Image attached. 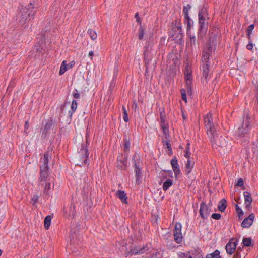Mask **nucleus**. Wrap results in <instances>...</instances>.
<instances>
[{
  "label": "nucleus",
  "mask_w": 258,
  "mask_h": 258,
  "mask_svg": "<svg viewBox=\"0 0 258 258\" xmlns=\"http://www.w3.org/2000/svg\"><path fill=\"white\" fill-rule=\"evenodd\" d=\"M66 62V61L65 60L63 61V62L60 66V70H59V75H62V74H63L64 73V72L67 70V64Z\"/></svg>",
  "instance_id": "obj_28"
},
{
  "label": "nucleus",
  "mask_w": 258,
  "mask_h": 258,
  "mask_svg": "<svg viewBox=\"0 0 258 258\" xmlns=\"http://www.w3.org/2000/svg\"><path fill=\"white\" fill-rule=\"evenodd\" d=\"M137 21L138 23H141V21H140V18H137Z\"/></svg>",
  "instance_id": "obj_59"
},
{
  "label": "nucleus",
  "mask_w": 258,
  "mask_h": 258,
  "mask_svg": "<svg viewBox=\"0 0 258 258\" xmlns=\"http://www.w3.org/2000/svg\"><path fill=\"white\" fill-rule=\"evenodd\" d=\"M255 144L258 147V139L257 140V141L255 143Z\"/></svg>",
  "instance_id": "obj_60"
},
{
  "label": "nucleus",
  "mask_w": 258,
  "mask_h": 258,
  "mask_svg": "<svg viewBox=\"0 0 258 258\" xmlns=\"http://www.w3.org/2000/svg\"><path fill=\"white\" fill-rule=\"evenodd\" d=\"M160 119H161V124H165V117L163 115V113L160 111Z\"/></svg>",
  "instance_id": "obj_44"
},
{
  "label": "nucleus",
  "mask_w": 258,
  "mask_h": 258,
  "mask_svg": "<svg viewBox=\"0 0 258 258\" xmlns=\"http://www.w3.org/2000/svg\"><path fill=\"white\" fill-rule=\"evenodd\" d=\"M47 126V124H46V125H45V128H46Z\"/></svg>",
  "instance_id": "obj_63"
},
{
  "label": "nucleus",
  "mask_w": 258,
  "mask_h": 258,
  "mask_svg": "<svg viewBox=\"0 0 258 258\" xmlns=\"http://www.w3.org/2000/svg\"><path fill=\"white\" fill-rule=\"evenodd\" d=\"M77 108V102L75 100H73L72 102L71 109L73 112H75Z\"/></svg>",
  "instance_id": "obj_36"
},
{
  "label": "nucleus",
  "mask_w": 258,
  "mask_h": 258,
  "mask_svg": "<svg viewBox=\"0 0 258 258\" xmlns=\"http://www.w3.org/2000/svg\"><path fill=\"white\" fill-rule=\"evenodd\" d=\"M88 155V150L82 146L77 155V159L79 160L77 165L81 166L87 164Z\"/></svg>",
  "instance_id": "obj_5"
},
{
  "label": "nucleus",
  "mask_w": 258,
  "mask_h": 258,
  "mask_svg": "<svg viewBox=\"0 0 258 258\" xmlns=\"http://www.w3.org/2000/svg\"><path fill=\"white\" fill-rule=\"evenodd\" d=\"M181 94L182 100H184L185 102H187V98H186L185 90H184L183 89H181Z\"/></svg>",
  "instance_id": "obj_39"
},
{
  "label": "nucleus",
  "mask_w": 258,
  "mask_h": 258,
  "mask_svg": "<svg viewBox=\"0 0 258 258\" xmlns=\"http://www.w3.org/2000/svg\"><path fill=\"white\" fill-rule=\"evenodd\" d=\"M172 168L175 175L176 177L178 174H179L180 172L179 166L173 167Z\"/></svg>",
  "instance_id": "obj_38"
},
{
  "label": "nucleus",
  "mask_w": 258,
  "mask_h": 258,
  "mask_svg": "<svg viewBox=\"0 0 258 258\" xmlns=\"http://www.w3.org/2000/svg\"><path fill=\"white\" fill-rule=\"evenodd\" d=\"M29 124H28V121H26L25 123V131L24 132L26 133V134H27V133L26 132V130H27L29 128Z\"/></svg>",
  "instance_id": "obj_51"
},
{
  "label": "nucleus",
  "mask_w": 258,
  "mask_h": 258,
  "mask_svg": "<svg viewBox=\"0 0 258 258\" xmlns=\"http://www.w3.org/2000/svg\"><path fill=\"white\" fill-rule=\"evenodd\" d=\"M122 110H123V118L125 122H127L128 121L129 119L128 118V114L127 112V110L125 109L124 105H122Z\"/></svg>",
  "instance_id": "obj_29"
},
{
  "label": "nucleus",
  "mask_w": 258,
  "mask_h": 258,
  "mask_svg": "<svg viewBox=\"0 0 258 258\" xmlns=\"http://www.w3.org/2000/svg\"><path fill=\"white\" fill-rule=\"evenodd\" d=\"M212 142L214 141L217 148L219 150H225L227 145V141L224 137L216 135V133H214V138H210Z\"/></svg>",
  "instance_id": "obj_4"
},
{
  "label": "nucleus",
  "mask_w": 258,
  "mask_h": 258,
  "mask_svg": "<svg viewBox=\"0 0 258 258\" xmlns=\"http://www.w3.org/2000/svg\"><path fill=\"white\" fill-rule=\"evenodd\" d=\"M252 240L250 238H245L243 239V244L245 246H250L251 244Z\"/></svg>",
  "instance_id": "obj_31"
},
{
  "label": "nucleus",
  "mask_w": 258,
  "mask_h": 258,
  "mask_svg": "<svg viewBox=\"0 0 258 258\" xmlns=\"http://www.w3.org/2000/svg\"><path fill=\"white\" fill-rule=\"evenodd\" d=\"M116 195L120 199L122 203H127V196L123 191L118 190L116 193Z\"/></svg>",
  "instance_id": "obj_16"
},
{
  "label": "nucleus",
  "mask_w": 258,
  "mask_h": 258,
  "mask_svg": "<svg viewBox=\"0 0 258 258\" xmlns=\"http://www.w3.org/2000/svg\"><path fill=\"white\" fill-rule=\"evenodd\" d=\"M2 254V250L0 249V256Z\"/></svg>",
  "instance_id": "obj_62"
},
{
  "label": "nucleus",
  "mask_w": 258,
  "mask_h": 258,
  "mask_svg": "<svg viewBox=\"0 0 258 258\" xmlns=\"http://www.w3.org/2000/svg\"><path fill=\"white\" fill-rule=\"evenodd\" d=\"M166 145L167 148L169 150H171V145H170V144L169 143V142H166Z\"/></svg>",
  "instance_id": "obj_55"
},
{
  "label": "nucleus",
  "mask_w": 258,
  "mask_h": 258,
  "mask_svg": "<svg viewBox=\"0 0 258 258\" xmlns=\"http://www.w3.org/2000/svg\"><path fill=\"white\" fill-rule=\"evenodd\" d=\"M146 248L145 247H143L142 248H138L136 247L135 248L131 250V253L132 254H142L144 253L146 251Z\"/></svg>",
  "instance_id": "obj_22"
},
{
  "label": "nucleus",
  "mask_w": 258,
  "mask_h": 258,
  "mask_svg": "<svg viewBox=\"0 0 258 258\" xmlns=\"http://www.w3.org/2000/svg\"><path fill=\"white\" fill-rule=\"evenodd\" d=\"M161 126L162 127V129L163 130V132L164 134H165V136L166 137L167 135L168 134V128L167 126V125L165 124H161Z\"/></svg>",
  "instance_id": "obj_37"
},
{
  "label": "nucleus",
  "mask_w": 258,
  "mask_h": 258,
  "mask_svg": "<svg viewBox=\"0 0 258 258\" xmlns=\"http://www.w3.org/2000/svg\"><path fill=\"white\" fill-rule=\"evenodd\" d=\"M188 36L189 37V43L190 44L191 48H196L198 46L199 38V37H201V35L200 36L199 35V36H198V38H196L195 35L189 34H188Z\"/></svg>",
  "instance_id": "obj_14"
},
{
  "label": "nucleus",
  "mask_w": 258,
  "mask_h": 258,
  "mask_svg": "<svg viewBox=\"0 0 258 258\" xmlns=\"http://www.w3.org/2000/svg\"><path fill=\"white\" fill-rule=\"evenodd\" d=\"M144 32L143 29H139V39L142 40L143 38Z\"/></svg>",
  "instance_id": "obj_43"
},
{
  "label": "nucleus",
  "mask_w": 258,
  "mask_h": 258,
  "mask_svg": "<svg viewBox=\"0 0 258 258\" xmlns=\"http://www.w3.org/2000/svg\"><path fill=\"white\" fill-rule=\"evenodd\" d=\"M38 197L37 195H34L32 198V201L33 202V205H34L38 201Z\"/></svg>",
  "instance_id": "obj_46"
},
{
  "label": "nucleus",
  "mask_w": 258,
  "mask_h": 258,
  "mask_svg": "<svg viewBox=\"0 0 258 258\" xmlns=\"http://www.w3.org/2000/svg\"><path fill=\"white\" fill-rule=\"evenodd\" d=\"M174 29L177 30V31L178 32V34H179L180 35L182 34V33H181L182 30H181V27L180 25H178L177 27L174 28Z\"/></svg>",
  "instance_id": "obj_48"
},
{
  "label": "nucleus",
  "mask_w": 258,
  "mask_h": 258,
  "mask_svg": "<svg viewBox=\"0 0 258 258\" xmlns=\"http://www.w3.org/2000/svg\"><path fill=\"white\" fill-rule=\"evenodd\" d=\"M89 55L91 57V59H92V56L93 55V51H90L89 53Z\"/></svg>",
  "instance_id": "obj_57"
},
{
  "label": "nucleus",
  "mask_w": 258,
  "mask_h": 258,
  "mask_svg": "<svg viewBox=\"0 0 258 258\" xmlns=\"http://www.w3.org/2000/svg\"><path fill=\"white\" fill-rule=\"evenodd\" d=\"M212 47L211 45H208L207 49L204 50L203 57L202 58L203 64L208 63V60L211 55V53H212Z\"/></svg>",
  "instance_id": "obj_12"
},
{
  "label": "nucleus",
  "mask_w": 258,
  "mask_h": 258,
  "mask_svg": "<svg viewBox=\"0 0 258 258\" xmlns=\"http://www.w3.org/2000/svg\"><path fill=\"white\" fill-rule=\"evenodd\" d=\"M76 92H75V93H73V97H74L75 98H76V99H79V98H80V93H78V92H77V90H76Z\"/></svg>",
  "instance_id": "obj_47"
},
{
  "label": "nucleus",
  "mask_w": 258,
  "mask_h": 258,
  "mask_svg": "<svg viewBox=\"0 0 258 258\" xmlns=\"http://www.w3.org/2000/svg\"><path fill=\"white\" fill-rule=\"evenodd\" d=\"M243 184H244V182H243V179L242 178H240L238 179V180L237 182L236 186L241 187L243 185Z\"/></svg>",
  "instance_id": "obj_45"
},
{
  "label": "nucleus",
  "mask_w": 258,
  "mask_h": 258,
  "mask_svg": "<svg viewBox=\"0 0 258 258\" xmlns=\"http://www.w3.org/2000/svg\"><path fill=\"white\" fill-rule=\"evenodd\" d=\"M75 64V62L74 61H72L68 64V67L69 68H72L74 66Z\"/></svg>",
  "instance_id": "obj_53"
},
{
  "label": "nucleus",
  "mask_w": 258,
  "mask_h": 258,
  "mask_svg": "<svg viewBox=\"0 0 258 258\" xmlns=\"http://www.w3.org/2000/svg\"><path fill=\"white\" fill-rule=\"evenodd\" d=\"M240 257H241V256H240V253L237 252L233 256V258H240Z\"/></svg>",
  "instance_id": "obj_54"
},
{
  "label": "nucleus",
  "mask_w": 258,
  "mask_h": 258,
  "mask_svg": "<svg viewBox=\"0 0 258 258\" xmlns=\"http://www.w3.org/2000/svg\"><path fill=\"white\" fill-rule=\"evenodd\" d=\"M244 196L245 200V204L246 205V207L247 208L251 204L252 201V199L249 192L247 191L244 192Z\"/></svg>",
  "instance_id": "obj_18"
},
{
  "label": "nucleus",
  "mask_w": 258,
  "mask_h": 258,
  "mask_svg": "<svg viewBox=\"0 0 258 258\" xmlns=\"http://www.w3.org/2000/svg\"><path fill=\"white\" fill-rule=\"evenodd\" d=\"M135 171L136 172V176L137 177V180H138L139 179L140 176L141 175V169L139 168V167L136 164H135Z\"/></svg>",
  "instance_id": "obj_35"
},
{
  "label": "nucleus",
  "mask_w": 258,
  "mask_h": 258,
  "mask_svg": "<svg viewBox=\"0 0 258 258\" xmlns=\"http://www.w3.org/2000/svg\"><path fill=\"white\" fill-rule=\"evenodd\" d=\"M243 216V215H241V214H240V217H241V216Z\"/></svg>",
  "instance_id": "obj_64"
},
{
  "label": "nucleus",
  "mask_w": 258,
  "mask_h": 258,
  "mask_svg": "<svg viewBox=\"0 0 258 258\" xmlns=\"http://www.w3.org/2000/svg\"><path fill=\"white\" fill-rule=\"evenodd\" d=\"M254 215L251 214L248 217L245 218L242 222L241 226L243 228H249L253 223Z\"/></svg>",
  "instance_id": "obj_13"
},
{
  "label": "nucleus",
  "mask_w": 258,
  "mask_h": 258,
  "mask_svg": "<svg viewBox=\"0 0 258 258\" xmlns=\"http://www.w3.org/2000/svg\"><path fill=\"white\" fill-rule=\"evenodd\" d=\"M48 168L43 169L41 167L40 170V180L41 181H45L47 177V170Z\"/></svg>",
  "instance_id": "obj_23"
},
{
  "label": "nucleus",
  "mask_w": 258,
  "mask_h": 258,
  "mask_svg": "<svg viewBox=\"0 0 258 258\" xmlns=\"http://www.w3.org/2000/svg\"><path fill=\"white\" fill-rule=\"evenodd\" d=\"M88 33L89 34L92 40H94L97 38V36L96 33L94 31H93L92 29L88 30Z\"/></svg>",
  "instance_id": "obj_30"
},
{
  "label": "nucleus",
  "mask_w": 258,
  "mask_h": 258,
  "mask_svg": "<svg viewBox=\"0 0 258 258\" xmlns=\"http://www.w3.org/2000/svg\"><path fill=\"white\" fill-rule=\"evenodd\" d=\"M204 122L207 129V133L209 138H214V133L215 130L213 123V119L212 114L209 113L204 117Z\"/></svg>",
  "instance_id": "obj_3"
},
{
  "label": "nucleus",
  "mask_w": 258,
  "mask_h": 258,
  "mask_svg": "<svg viewBox=\"0 0 258 258\" xmlns=\"http://www.w3.org/2000/svg\"><path fill=\"white\" fill-rule=\"evenodd\" d=\"M209 64L205 63V64H203V77L204 78L205 81L207 82L209 76Z\"/></svg>",
  "instance_id": "obj_15"
},
{
  "label": "nucleus",
  "mask_w": 258,
  "mask_h": 258,
  "mask_svg": "<svg viewBox=\"0 0 258 258\" xmlns=\"http://www.w3.org/2000/svg\"><path fill=\"white\" fill-rule=\"evenodd\" d=\"M50 188V183H47L46 184L45 186V190H48Z\"/></svg>",
  "instance_id": "obj_52"
},
{
  "label": "nucleus",
  "mask_w": 258,
  "mask_h": 258,
  "mask_svg": "<svg viewBox=\"0 0 258 258\" xmlns=\"http://www.w3.org/2000/svg\"><path fill=\"white\" fill-rule=\"evenodd\" d=\"M194 163L191 162L190 160H188L187 163L185 165V173L186 174H189L190 173L192 168L194 167Z\"/></svg>",
  "instance_id": "obj_21"
},
{
  "label": "nucleus",
  "mask_w": 258,
  "mask_h": 258,
  "mask_svg": "<svg viewBox=\"0 0 258 258\" xmlns=\"http://www.w3.org/2000/svg\"><path fill=\"white\" fill-rule=\"evenodd\" d=\"M174 240L177 243H180L182 240V235L181 233V225L180 223L175 224L174 230Z\"/></svg>",
  "instance_id": "obj_8"
},
{
  "label": "nucleus",
  "mask_w": 258,
  "mask_h": 258,
  "mask_svg": "<svg viewBox=\"0 0 258 258\" xmlns=\"http://www.w3.org/2000/svg\"><path fill=\"white\" fill-rule=\"evenodd\" d=\"M206 258H222V256L220 255V251L218 250H216L214 252L208 254Z\"/></svg>",
  "instance_id": "obj_24"
},
{
  "label": "nucleus",
  "mask_w": 258,
  "mask_h": 258,
  "mask_svg": "<svg viewBox=\"0 0 258 258\" xmlns=\"http://www.w3.org/2000/svg\"><path fill=\"white\" fill-rule=\"evenodd\" d=\"M185 79L186 80V84L188 92L191 91L192 79L191 71L189 66H186L185 69Z\"/></svg>",
  "instance_id": "obj_6"
},
{
  "label": "nucleus",
  "mask_w": 258,
  "mask_h": 258,
  "mask_svg": "<svg viewBox=\"0 0 258 258\" xmlns=\"http://www.w3.org/2000/svg\"><path fill=\"white\" fill-rule=\"evenodd\" d=\"M190 155V152L189 150H186L185 153L184 154V157L189 158Z\"/></svg>",
  "instance_id": "obj_50"
},
{
  "label": "nucleus",
  "mask_w": 258,
  "mask_h": 258,
  "mask_svg": "<svg viewBox=\"0 0 258 258\" xmlns=\"http://www.w3.org/2000/svg\"><path fill=\"white\" fill-rule=\"evenodd\" d=\"M185 18V23L187 24V31L190 29L191 25H192V22L191 20V19H190L189 18V16H188V17H184Z\"/></svg>",
  "instance_id": "obj_33"
},
{
  "label": "nucleus",
  "mask_w": 258,
  "mask_h": 258,
  "mask_svg": "<svg viewBox=\"0 0 258 258\" xmlns=\"http://www.w3.org/2000/svg\"><path fill=\"white\" fill-rule=\"evenodd\" d=\"M249 116L247 115L246 120H244L241 126L240 127L238 130V135L240 137L244 136L247 133L249 130V122L248 121Z\"/></svg>",
  "instance_id": "obj_7"
},
{
  "label": "nucleus",
  "mask_w": 258,
  "mask_h": 258,
  "mask_svg": "<svg viewBox=\"0 0 258 258\" xmlns=\"http://www.w3.org/2000/svg\"><path fill=\"white\" fill-rule=\"evenodd\" d=\"M63 211L65 217L72 218L74 217L75 206L73 204H71L69 206L64 207Z\"/></svg>",
  "instance_id": "obj_10"
},
{
  "label": "nucleus",
  "mask_w": 258,
  "mask_h": 258,
  "mask_svg": "<svg viewBox=\"0 0 258 258\" xmlns=\"http://www.w3.org/2000/svg\"><path fill=\"white\" fill-rule=\"evenodd\" d=\"M254 28V25L253 24H251L248 26L247 30V36H248V39H250L251 33L252 30H253Z\"/></svg>",
  "instance_id": "obj_34"
},
{
  "label": "nucleus",
  "mask_w": 258,
  "mask_h": 258,
  "mask_svg": "<svg viewBox=\"0 0 258 258\" xmlns=\"http://www.w3.org/2000/svg\"><path fill=\"white\" fill-rule=\"evenodd\" d=\"M51 221V217L50 215L47 216L44 219V227L46 229H48L50 224Z\"/></svg>",
  "instance_id": "obj_25"
},
{
  "label": "nucleus",
  "mask_w": 258,
  "mask_h": 258,
  "mask_svg": "<svg viewBox=\"0 0 258 258\" xmlns=\"http://www.w3.org/2000/svg\"><path fill=\"white\" fill-rule=\"evenodd\" d=\"M236 210L239 215V218H240V214L241 215H243V212L242 209L238 207V205H236Z\"/></svg>",
  "instance_id": "obj_41"
},
{
  "label": "nucleus",
  "mask_w": 258,
  "mask_h": 258,
  "mask_svg": "<svg viewBox=\"0 0 258 258\" xmlns=\"http://www.w3.org/2000/svg\"><path fill=\"white\" fill-rule=\"evenodd\" d=\"M237 246V242L231 239L226 245V250L228 254L232 255L235 251Z\"/></svg>",
  "instance_id": "obj_11"
},
{
  "label": "nucleus",
  "mask_w": 258,
  "mask_h": 258,
  "mask_svg": "<svg viewBox=\"0 0 258 258\" xmlns=\"http://www.w3.org/2000/svg\"><path fill=\"white\" fill-rule=\"evenodd\" d=\"M199 29V33L200 35L205 34L208 29V15L206 8H202L198 14Z\"/></svg>",
  "instance_id": "obj_1"
},
{
  "label": "nucleus",
  "mask_w": 258,
  "mask_h": 258,
  "mask_svg": "<svg viewBox=\"0 0 258 258\" xmlns=\"http://www.w3.org/2000/svg\"><path fill=\"white\" fill-rule=\"evenodd\" d=\"M50 157V154H49V152H47L44 154V157L43 159V166L42 167L43 169L48 168V163Z\"/></svg>",
  "instance_id": "obj_19"
},
{
  "label": "nucleus",
  "mask_w": 258,
  "mask_h": 258,
  "mask_svg": "<svg viewBox=\"0 0 258 258\" xmlns=\"http://www.w3.org/2000/svg\"><path fill=\"white\" fill-rule=\"evenodd\" d=\"M210 207L208 206L204 203H202L200 206V214L203 219H206L210 213Z\"/></svg>",
  "instance_id": "obj_9"
},
{
  "label": "nucleus",
  "mask_w": 258,
  "mask_h": 258,
  "mask_svg": "<svg viewBox=\"0 0 258 258\" xmlns=\"http://www.w3.org/2000/svg\"><path fill=\"white\" fill-rule=\"evenodd\" d=\"M182 117H183L184 119H186V117H185V115H184V114L183 113H182Z\"/></svg>",
  "instance_id": "obj_61"
},
{
  "label": "nucleus",
  "mask_w": 258,
  "mask_h": 258,
  "mask_svg": "<svg viewBox=\"0 0 258 258\" xmlns=\"http://www.w3.org/2000/svg\"><path fill=\"white\" fill-rule=\"evenodd\" d=\"M34 16V12H33L32 8L22 7L17 14V19L19 23L23 25L29 21L31 18Z\"/></svg>",
  "instance_id": "obj_2"
},
{
  "label": "nucleus",
  "mask_w": 258,
  "mask_h": 258,
  "mask_svg": "<svg viewBox=\"0 0 258 258\" xmlns=\"http://www.w3.org/2000/svg\"><path fill=\"white\" fill-rule=\"evenodd\" d=\"M253 46L251 42H250L249 43H248L246 46V48L248 50H252L253 48Z\"/></svg>",
  "instance_id": "obj_49"
},
{
  "label": "nucleus",
  "mask_w": 258,
  "mask_h": 258,
  "mask_svg": "<svg viewBox=\"0 0 258 258\" xmlns=\"http://www.w3.org/2000/svg\"><path fill=\"white\" fill-rule=\"evenodd\" d=\"M189 146H190V143H188L186 145V147L185 148V150H189L190 149V147H189Z\"/></svg>",
  "instance_id": "obj_56"
},
{
  "label": "nucleus",
  "mask_w": 258,
  "mask_h": 258,
  "mask_svg": "<svg viewBox=\"0 0 258 258\" xmlns=\"http://www.w3.org/2000/svg\"><path fill=\"white\" fill-rule=\"evenodd\" d=\"M124 151L125 152L128 151L130 150V142L128 139L127 138H125L124 139Z\"/></svg>",
  "instance_id": "obj_27"
},
{
  "label": "nucleus",
  "mask_w": 258,
  "mask_h": 258,
  "mask_svg": "<svg viewBox=\"0 0 258 258\" xmlns=\"http://www.w3.org/2000/svg\"><path fill=\"white\" fill-rule=\"evenodd\" d=\"M211 217L214 219L219 220L221 218V215L218 213H214L212 215Z\"/></svg>",
  "instance_id": "obj_42"
},
{
  "label": "nucleus",
  "mask_w": 258,
  "mask_h": 258,
  "mask_svg": "<svg viewBox=\"0 0 258 258\" xmlns=\"http://www.w3.org/2000/svg\"><path fill=\"white\" fill-rule=\"evenodd\" d=\"M135 18H136V19H137V18H139V14H138V12H137V13H136L135 14Z\"/></svg>",
  "instance_id": "obj_58"
},
{
  "label": "nucleus",
  "mask_w": 258,
  "mask_h": 258,
  "mask_svg": "<svg viewBox=\"0 0 258 258\" xmlns=\"http://www.w3.org/2000/svg\"><path fill=\"white\" fill-rule=\"evenodd\" d=\"M127 157H124V159H118L117 162V165L118 168H120L121 170L125 169L127 167V161H126Z\"/></svg>",
  "instance_id": "obj_17"
},
{
  "label": "nucleus",
  "mask_w": 258,
  "mask_h": 258,
  "mask_svg": "<svg viewBox=\"0 0 258 258\" xmlns=\"http://www.w3.org/2000/svg\"><path fill=\"white\" fill-rule=\"evenodd\" d=\"M226 201L225 199H222L219 203L218 208V210L221 212L224 211L225 209L226 208Z\"/></svg>",
  "instance_id": "obj_20"
},
{
  "label": "nucleus",
  "mask_w": 258,
  "mask_h": 258,
  "mask_svg": "<svg viewBox=\"0 0 258 258\" xmlns=\"http://www.w3.org/2000/svg\"><path fill=\"white\" fill-rule=\"evenodd\" d=\"M173 182L171 179H168L164 182L163 185V189L165 191L167 190L169 188L172 186Z\"/></svg>",
  "instance_id": "obj_26"
},
{
  "label": "nucleus",
  "mask_w": 258,
  "mask_h": 258,
  "mask_svg": "<svg viewBox=\"0 0 258 258\" xmlns=\"http://www.w3.org/2000/svg\"><path fill=\"white\" fill-rule=\"evenodd\" d=\"M190 8H191V6L190 5H187V6H184L183 7V13L184 14V17L189 16L188 11Z\"/></svg>",
  "instance_id": "obj_32"
},
{
  "label": "nucleus",
  "mask_w": 258,
  "mask_h": 258,
  "mask_svg": "<svg viewBox=\"0 0 258 258\" xmlns=\"http://www.w3.org/2000/svg\"><path fill=\"white\" fill-rule=\"evenodd\" d=\"M171 164L172 167L178 166V164L177 163V160L176 157H174V158H173L171 160Z\"/></svg>",
  "instance_id": "obj_40"
}]
</instances>
